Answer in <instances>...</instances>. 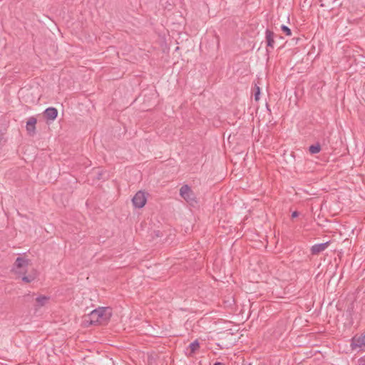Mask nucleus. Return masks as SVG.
I'll list each match as a JSON object with an SVG mask.
<instances>
[{
    "label": "nucleus",
    "instance_id": "nucleus-1",
    "mask_svg": "<svg viewBox=\"0 0 365 365\" xmlns=\"http://www.w3.org/2000/svg\"><path fill=\"white\" fill-rule=\"evenodd\" d=\"M29 264L28 259L18 257L12 267L13 272L25 283H31L38 277V272L35 269H32L28 274H26Z\"/></svg>",
    "mask_w": 365,
    "mask_h": 365
},
{
    "label": "nucleus",
    "instance_id": "nucleus-2",
    "mask_svg": "<svg viewBox=\"0 0 365 365\" xmlns=\"http://www.w3.org/2000/svg\"><path fill=\"white\" fill-rule=\"evenodd\" d=\"M112 316L111 309L109 307H98L93 310L86 319L90 324H106Z\"/></svg>",
    "mask_w": 365,
    "mask_h": 365
},
{
    "label": "nucleus",
    "instance_id": "nucleus-3",
    "mask_svg": "<svg viewBox=\"0 0 365 365\" xmlns=\"http://www.w3.org/2000/svg\"><path fill=\"white\" fill-rule=\"evenodd\" d=\"M180 195L190 205H193L197 202L194 192L187 185H184L180 187Z\"/></svg>",
    "mask_w": 365,
    "mask_h": 365
},
{
    "label": "nucleus",
    "instance_id": "nucleus-4",
    "mask_svg": "<svg viewBox=\"0 0 365 365\" xmlns=\"http://www.w3.org/2000/svg\"><path fill=\"white\" fill-rule=\"evenodd\" d=\"M147 202L145 193L141 190L138 191L132 199V202L135 208H142Z\"/></svg>",
    "mask_w": 365,
    "mask_h": 365
},
{
    "label": "nucleus",
    "instance_id": "nucleus-5",
    "mask_svg": "<svg viewBox=\"0 0 365 365\" xmlns=\"http://www.w3.org/2000/svg\"><path fill=\"white\" fill-rule=\"evenodd\" d=\"M365 346V335H355L351 341V347L352 349L356 348H362Z\"/></svg>",
    "mask_w": 365,
    "mask_h": 365
},
{
    "label": "nucleus",
    "instance_id": "nucleus-6",
    "mask_svg": "<svg viewBox=\"0 0 365 365\" xmlns=\"http://www.w3.org/2000/svg\"><path fill=\"white\" fill-rule=\"evenodd\" d=\"M330 241L326 242L324 243L316 244L312 246L311 247V253L312 255H318L320 252L324 251L329 245Z\"/></svg>",
    "mask_w": 365,
    "mask_h": 365
},
{
    "label": "nucleus",
    "instance_id": "nucleus-7",
    "mask_svg": "<svg viewBox=\"0 0 365 365\" xmlns=\"http://www.w3.org/2000/svg\"><path fill=\"white\" fill-rule=\"evenodd\" d=\"M36 118L35 117H30L26 122V130L29 134L31 135H34L36 133Z\"/></svg>",
    "mask_w": 365,
    "mask_h": 365
},
{
    "label": "nucleus",
    "instance_id": "nucleus-8",
    "mask_svg": "<svg viewBox=\"0 0 365 365\" xmlns=\"http://www.w3.org/2000/svg\"><path fill=\"white\" fill-rule=\"evenodd\" d=\"M44 116L47 120H54L58 115V110L56 108L49 107L44 110Z\"/></svg>",
    "mask_w": 365,
    "mask_h": 365
},
{
    "label": "nucleus",
    "instance_id": "nucleus-9",
    "mask_svg": "<svg viewBox=\"0 0 365 365\" xmlns=\"http://www.w3.org/2000/svg\"><path fill=\"white\" fill-rule=\"evenodd\" d=\"M49 299L50 297L45 295H39L38 297H37L35 299V309L37 310L39 308L45 306Z\"/></svg>",
    "mask_w": 365,
    "mask_h": 365
},
{
    "label": "nucleus",
    "instance_id": "nucleus-10",
    "mask_svg": "<svg viewBox=\"0 0 365 365\" xmlns=\"http://www.w3.org/2000/svg\"><path fill=\"white\" fill-rule=\"evenodd\" d=\"M265 35H266L265 38H266L267 46L271 48H274V32L269 29H267L265 31Z\"/></svg>",
    "mask_w": 365,
    "mask_h": 365
},
{
    "label": "nucleus",
    "instance_id": "nucleus-11",
    "mask_svg": "<svg viewBox=\"0 0 365 365\" xmlns=\"http://www.w3.org/2000/svg\"><path fill=\"white\" fill-rule=\"evenodd\" d=\"M200 348V344L196 339L189 345L190 353L189 356H192Z\"/></svg>",
    "mask_w": 365,
    "mask_h": 365
},
{
    "label": "nucleus",
    "instance_id": "nucleus-12",
    "mask_svg": "<svg viewBox=\"0 0 365 365\" xmlns=\"http://www.w3.org/2000/svg\"><path fill=\"white\" fill-rule=\"evenodd\" d=\"M321 150V146L319 143H316L314 145H312L309 148V151L311 154H317L319 153Z\"/></svg>",
    "mask_w": 365,
    "mask_h": 365
},
{
    "label": "nucleus",
    "instance_id": "nucleus-13",
    "mask_svg": "<svg viewBox=\"0 0 365 365\" xmlns=\"http://www.w3.org/2000/svg\"><path fill=\"white\" fill-rule=\"evenodd\" d=\"M281 29L282 31L287 36H291L292 35V31L290 30V29L285 26V25H282L281 26Z\"/></svg>",
    "mask_w": 365,
    "mask_h": 365
},
{
    "label": "nucleus",
    "instance_id": "nucleus-14",
    "mask_svg": "<svg viewBox=\"0 0 365 365\" xmlns=\"http://www.w3.org/2000/svg\"><path fill=\"white\" fill-rule=\"evenodd\" d=\"M259 93H260V88H259V87L257 86H255V99L256 101L259 100Z\"/></svg>",
    "mask_w": 365,
    "mask_h": 365
},
{
    "label": "nucleus",
    "instance_id": "nucleus-15",
    "mask_svg": "<svg viewBox=\"0 0 365 365\" xmlns=\"http://www.w3.org/2000/svg\"><path fill=\"white\" fill-rule=\"evenodd\" d=\"M358 365H365V359L361 357L358 361Z\"/></svg>",
    "mask_w": 365,
    "mask_h": 365
},
{
    "label": "nucleus",
    "instance_id": "nucleus-16",
    "mask_svg": "<svg viewBox=\"0 0 365 365\" xmlns=\"http://www.w3.org/2000/svg\"><path fill=\"white\" fill-rule=\"evenodd\" d=\"M299 216V212L297 211H294L292 214V217L294 218Z\"/></svg>",
    "mask_w": 365,
    "mask_h": 365
},
{
    "label": "nucleus",
    "instance_id": "nucleus-17",
    "mask_svg": "<svg viewBox=\"0 0 365 365\" xmlns=\"http://www.w3.org/2000/svg\"><path fill=\"white\" fill-rule=\"evenodd\" d=\"M214 365H225L223 363L221 362H215Z\"/></svg>",
    "mask_w": 365,
    "mask_h": 365
},
{
    "label": "nucleus",
    "instance_id": "nucleus-18",
    "mask_svg": "<svg viewBox=\"0 0 365 365\" xmlns=\"http://www.w3.org/2000/svg\"><path fill=\"white\" fill-rule=\"evenodd\" d=\"M29 296H30V294H28L24 295V297H29Z\"/></svg>",
    "mask_w": 365,
    "mask_h": 365
}]
</instances>
